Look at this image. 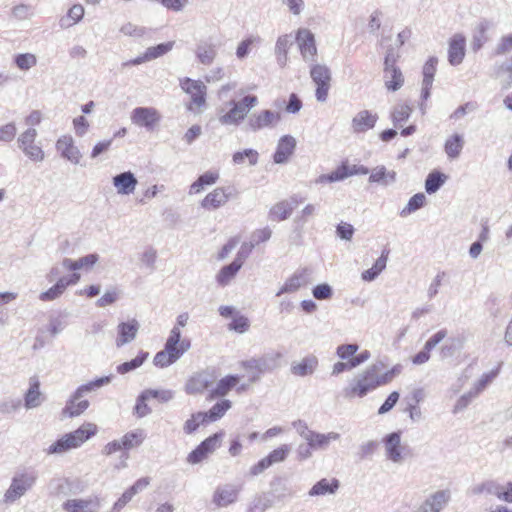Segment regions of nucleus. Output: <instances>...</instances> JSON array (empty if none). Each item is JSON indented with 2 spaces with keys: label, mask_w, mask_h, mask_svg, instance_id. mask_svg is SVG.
I'll use <instances>...</instances> for the list:
<instances>
[{
  "label": "nucleus",
  "mask_w": 512,
  "mask_h": 512,
  "mask_svg": "<svg viewBox=\"0 0 512 512\" xmlns=\"http://www.w3.org/2000/svg\"><path fill=\"white\" fill-rule=\"evenodd\" d=\"M385 365L378 361L371 364L365 370L356 374L344 388V395L347 398H363L378 387L390 383L395 375L400 373V366L396 365L388 371L383 372Z\"/></svg>",
  "instance_id": "f257e3e1"
},
{
  "label": "nucleus",
  "mask_w": 512,
  "mask_h": 512,
  "mask_svg": "<svg viewBox=\"0 0 512 512\" xmlns=\"http://www.w3.org/2000/svg\"><path fill=\"white\" fill-rule=\"evenodd\" d=\"M97 432V426L93 423H84L78 429L64 434L45 449L48 455H62L72 449L80 447Z\"/></svg>",
  "instance_id": "f03ea898"
},
{
  "label": "nucleus",
  "mask_w": 512,
  "mask_h": 512,
  "mask_svg": "<svg viewBox=\"0 0 512 512\" xmlns=\"http://www.w3.org/2000/svg\"><path fill=\"white\" fill-rule=\"evenodd\" d=\"M283 354L279 351H270L258 358H250L241 362V367L247 372L251 383L258 382L262 374L272 372L281 366Z\"/></svg>",
  "instance_id": "7ed1b4c3"
},
{
  "label": "nucleus",
  "mask_w": 512,
  "mask_h": 512,
  "mask_svg": "<svg viewBox=\"0 0 512 512\" xmlns=\"http://www.w3.org/2000/svg\"><path fill=\"white\" fill-rule=\"evenodd\" d=\"M38 479L35 471H21L14 474L10 485L3 494V503L12 505L20 500L36 484Z\"/></svg>",
  "instance_id": "20e7f679"
},
{
  "label": "nucleus",
  "mask_w": 512,
  "mask_h": 512,
  "mask_svg": "<svg viewBox=\"0 0 512 512\" xmlns=\"http://www.w3.org/2000/svg\"><path fill=\"white\" fill-rule=\"evenodd\" d=\"M257 104L258 98L255 95H246L239 101L231 100L228 102L230 109L219 117V122L222 125L237 126Z\"/></svg>",
  "instance_id": "39448f33"
},
{
  "label": "nucleus",
  "mask_w": 512,
  "mask_h": 512,
  "mask_svg": "<svg viewBox=\"0 0 512 512\" xmlns=\"http://www.w3.org/2000/svg\"><path fill=\"white\" fill-rule=\"evenodd\" d=\"M180 87L191 97V102L187 107L188 110L194 111L195 108L200 109L205 105L207 87L202 81L185 77L180 79Z\"/></svg>",
  "instance_id": "423d86ee"
},
{
  "label": "nucleus",
  "mask_w": 512,
  "mask_h": 512,
  "mask_svg": "<svg viewBox=\"0 0 512 512\" xmlns=\"http://www.w3.org/2000/svg\"><path fill=\"white\" fill-rule=\"evenodd\" d=\"M310 77L317 86L315 91L317 101L325 102L330 89V69L323 64H313L310 68Z\"/></svg>",
  "instance_id": "0eeeda50"
},
{
  "label": "nucleus",
  "mask_w": 512,
  "mask_h": 512,
  "mask_svg": "<svg viewBox=\"0 0 512 512\" xmlns=\"http://www.w3.org/2000/svg\"><path fill=\"white\" fill-rule=\"evenodd\" d=\"M36 137V129L28 128L18 137V146L29 159L35 162H42L44 160V152L41 147L34 144Z\"/></svg>",
  "instance_id": "6e6552de"
},
{
  "label": "nucleus",
  "mask_w": 512,
  "mask_h": 512,
  "mask_svg": "<svg viewBox=\"0 0 512 512\" xmlns=\"http://www.w3.org/2000/svg\"><path fill=\"white\" fill-rule=\"evenodd\" d=\"M233 197H235L233 187H217L204 197L201 201V207L209 211L216 210L224 206Z\"/></svg>",
  "instance_id": "1a4fd4ad"
},
{
  "label": "nucleus",
  "mask_w": 512,
  "mask_h": 512,
  "mask_svg": "<svg viewBox=\"0 0 512 512\" xmlns=\"http://www.w3.org/2000/svg\"><path fill=\"white\" fill-rule=\"evenodd\" d=\"M304 61H314L317 47L314 34L307 28H299L295 37Z\"/></svg>",
  "instance_id": "9d476101"
},
{
  "label": "nucleus",
  "mask_w": 512,
  "mask_h": 512,
  "mask_svg": "<svg viewBox=\"0 0 512 512\" xmlns=\"http://www.w3.org/2000/svg\"><path fill=\"white\" fill-rule=\"evenodd\" d=\"M382 442L384 444L386 458L394 464H401L404 461L401 432L398 431L387 434Z\"/></svg>",
  "instance_id": "9b49d317"
},
{
  "label": "nucleus",
  "mask_w": 512,
  "mask_h": 512,
  "mask_svg": "<svg viewBox=\"0 0 512 512\" xmlns=\"http://www.w3.org/2000/svg\"><path fill=\"white\" fill-rule=\"evenodd\" d=\"M131 121L139 127L153 130L155 125L160 121V115L155 108L137 107L131 112Z\"/></svg>",
  "instance_id": "f8f14e48"
},
{
  "label": "nucleus",
  "mask_w": 512,
  "mask_h": 512,
  "mask_svg": "<svg viewBox=\"0 0 512 512\" xmlns=\"http://www.w3.org/2000/svg\"><path fill=\"white\" fill-rule=\"evenodd\" d=\"M280 121V114L272 110H263L259 113L251 114L247 121L248 128L256 132L258 130L273 127Z\"/></svg>",
  "instance_id": "ddd939ff"
},
{
  "label": "nucleus",
  "mask_w": 512,
  "mask_h": 512,
  "mask_svg": "<svg viewBox=\"0 0 512 512\" xmlns=\"http://www.w3.org/2000/svg\"><path fill=\"white\" fill-rule=\"evenodd\" d=\"M241 486L228 483L216 488L212 501L217 507H226L238 500Z\"/></svg>",
  "instance_id": "4468645a"
},
{
  "label": "nucleus",
  "mask_w": 512,
  "mask_h": 512,
  "mask_svg": "<svg viewBox=\"0 0 512 512\" xmlns=\"http://www.w3.org/2000/svg\"><path fill=\"white\" fill-rule=\"evenodd\" d=\"M56 150L60 153L61 157L68 160L72 164L78 165L82 158V154L74 140L69 135L61 136L56 142Z\"/></svg>",
  "instance_id": "2eb2a0df"
},
{
  "label": "nucleus",
  "mask_w": 512,
  "mask_h": 512,
  "mask_svg": "<svg viewBox=\"0 0 512 512\" xmlns=\"http://www.w3.org/2000/svg\"><path fill=\"white\" fill-rule=\"evenodd\" d=\"M466 52V38L461 33L454 34L449 41L448 61L452 66L463 62Z\"/></svg>",
  "instance_id": "dca6fc26"
},
{
  "label": "nucleus",
  "mask_w": 512,
  "mask_h": 512,
  "mask_svg": "<svg viewBox=\"0 0 512 512\" xmlns=\"http://www.w3.org/2000/svg\"><path fill=\"white\" fill-rule=\"evenodd\" d=\"M214 382V378L208 372L202 371L192 375L185 384L187 394L196 395L203 393Z\"/></svg>",
  "instance_id": "f3484780"
},
{
  "label": "nucleus",
  "mask_w": 512,
  "mask_h": 512,
  "mask_svg": "<svg viewBox=\"0 0 512 512\" xmlns=\"http://www.w3.org/2000/svg\"><path fill=\"white\" fill-rule=\"evenodd\" d=\"M309 283L310 271L306 268L298 270L285 281L283 286L276 293V296H281L284 293H294Z\"/></svg>",
  "instance_id": "a211bd4d"
},
{
  "label": "nucleus",
  "mask_w": 512,
  "mask_h": 512,
  "mask_svg": "<svg viewBox=\"0 0 512 512\" xmlns=\"http://www.w3.org/2000/svg\"><path fill=\"white\" fill-rule=\"evenodd\" d=\"M140 324L136 319L127 322H121L117 326V338L115 344L122 347L131 343L137 336Z\"/></svg>",
  "instance_id": "6ab92c4d"
},
{
  "label": "nucleus",
  "mask_w": 512,
  "mask_h": 512,
  "mask_svg": "<svg viewBox=\"0 0 512 512\" xmlns=\"http://www.w3.org/2000/svg\"><path fill=\"white\" fill-rule=\"evenodd\" d=\"M101 506L98 497L86 499H69L63 503V509L67 512H97Z\"/></svg>",
  "instance_id": "aec40b11"
},
{
  "label": "nucleus",
  "mask_w": 512,
  "mask_h": 512,
  "mask_svg": "<svg viewBox=\"0 0 512 512\" xmlns=\"http://www.w3.org/2000/svg\"><path fill=\"white\" fill-rule=\"evenodd\" d=\"M296 148V140L291 135L282 136L276 147V151L273 155V161L276 164L286 163L291 155L294 153Z\"/></svg>",
  "instance_id": "412c9836"
},
{
  "label": "nucleus",
  "mask_w": 512,
  "mask_h": 512,
  "mask_svg": "<svg viewBox=\"0 0 512 512\" xmlns=\"http://www.w3.org/2000/svg\"><path fill=\"white\" fill-rule=\"evenodd\" d=\"M112 181L117 193L120 195L132 194L138 184L137 178L131 171L115 175Z\"/></svg>",
  "instance_id": "4be33fe9"
},
{
  "label": "nucleus",
  "mask_w": 512,
  "mask_h": 512,
  "mask_svg": "<svg viewBox=\"0 0 512 512\" xmlns=\"http://www.w3.org/2000/svg\"><path fill=\"white\" fill-rule=\"evenodd\" d=\"M377 120V114L368 110H362L353 117L351 127L354 133H363L373 129Z\"/></svg>",
  "instance_id": "5701e85b"
},
{
  "label": "nucleus",
  "mask_w": 512,
  "mask_h": 512,
  "mask_svg": "<svg viewBox=\"0 0 512 512\" xmlns=\"http://www.w3.org/2000/svg\"><path fill=\"white\" fill-rule=\"evenodd\" d=\"M449 492L440 490L430 495L422 504L419 512H440L449 500Z\"/></svg>",
  "instance_id": "b1692460"
},
{
  "label": "nucleus",
  "mask_w": 512,
  "mask_h": 512,
  "mask_svg": "<svg viewBox=\"0 0 512 512\" xmlns=\"http://www.w3.org/2000/svg\"><path fill=\"white\" fill-rule=\"evenodd\" d=\"M339 439L340 434L337 432L319 433L313 431L307 440V444L314 450H326L332 441Z\"/></svg>",
  "instance_id": "393cba45"
},
{
  "label": "nucleus",
  "mask_w": 512,
  "mask_h": 512,
  "mask_svg": "<svg viewBox=\"0 0 512 512\" xmlns=\"http://www.w3.org/2000/svg\"><path fill=\"white\" fill-rule=\"evenodd\" d=\"M195 55L201 64L209 66L217 57V46L207 40L201 41L196 46Z\"/></svg>",
  "instance_id": "a878e982"
},
{
  "label": "nucleus",
  "mask_w": 512,
  "mask_h": 512,
  "mask_svg": "<svg viewBox=\"0 0 512 512\" xmlns=\"http://www.w3.org/2000/svg\"><path fill=\"white\" fill-rule=\"evenodd\" d=\"M491 23L487 19H482L474 28L471 48L474 52L479 51L484 44L489 40L488 31L491 28Z\"/></svg>",
  "instance_id": "bb28decb"
},
{
  "label": "nucleus",
  "mask_w": 512,
  "mask_h": 512,
  "mask_svg": "<svg viewBox=\"0 0 512 512\" xmlns=\"http://www.w3.org/2000/svg\"><path fill=\"white\" fill-rule=\"evenodd\" d=\"M83 397H75V392L67 400L65 407L62 410V414L69 418H74L87 410L89 407L88 400H82Z\"/></svg>",
  "instance_id": "cd10ccee"
},
{
  "label": "nucleus",
  "mask_w": 512,
  "mask_h": 512,
  "mask_svg": "<svg viewBox=\"0 0 512 512\" xmlns=\"http://www.w3.org/2000/svg\"><path fill=\"white\" fill-rule=\"evenodd\" d=\"M339 488V481L335 478L328 480L323 478L316 482L308 492L311 497L335 494Z\"/></svg>",
  "instance_id": "c85d7f7f"
},
{
  "label": "nucleus",
  "mask_w": 512,
  "mask_h": 512,
  "mask_svg": "<svg viewBox=\"0 0 512 512\" xmlns=\"http://www.w3.org/2000/svg\"><path fill=\"white\" fill-rule=\"evenodd\" d=\"M240 381L238 375H227L220 379L216 387L210 391V397H223L226 396L233 388H235Z\"/></svg>",
  "instance_id": "c756f323"
},
{
  "label": "nucleus",
  "mask_w": 512,
  "mask_h": 512,
  "mask_svg": "<svg viewBox=\"0 0 512 512\" xmlns=\"http://www.w3.org/2000/svg\"><path fill=\"white\" fill-rule=\"evenodd\" d=\"M43 402V396L40 392V383L37 379H31L30 386L24 396V406L26 409L39 407Z\"/></svg>",
  "instance_id": "7c9ffc66"
},
{
  "label": "nucleus",
  "mask_w": 512,
  "mask_h": 512,
  "mask_svg": "<svg viewBox=\"0 0 512 512\" xmlns=\"http://www.w3.org/2000/svg\"><path fill=\"white\" fill-rule=\"evenodd\" d=\"M318 366V359L314 355L307 356L303 358L298 363H293L291 365V372L296 376H307L314 373Z\"/></svg>",
  "instance_id": "2f4dec72"
},
{
  "label": "nucleus",
  "mask_w": 512,
  "mask_h": 512,
  "mask_svg": "<svg viewBox=\"0 0 512 512\" xmlns=\"http://www.w3.org/2000/svg\"><path fill=\"white\" fill-rule=\"evenodd\" d=\"M384 81L388 90L397 91L402 87L404 77L397 66L384 67Z\"/></svg>",
  "instance_id": "473e14b6"
},
{
  "label": "nucleus",
  "mask_w": 512,
  "mask_h": 512,
  "mask_svg": "<svg viewBox=\"0 0 512 512\" xmlns=\"http://www.w3.org/2000/svg\"><path fill=\"white\" fill-rule=\"evenodd\" d=\"M147 437V434L144 429L137 428L135 430L129 431L121 437L122 446L124 450L128 451L133 448H137L143 444Z\"/></svg>",
  "instance_id": "72a5a7b5"
},
{
  "label": "nucleus",
  "mask_w": 512,
  "mask_h": 512,
  "mask_svg": "<svg viewBox=\"0 0 512 512\" xmlns=\"http://www.w3.org/2000/svg\"><path fill=\"white\" fill-rule=\"evenodd\" d=\"M396 181V172L387 170L385 166L374 168L370 174L369 182L379 183L384 186L393 184Z\"/></svg>",
  "instance_id": "f704fd0d"
},
{
  "label": "nucleus",
  "mask_w": 512,
  "mask_h": 512,
  "mask_svg": "<svg viewBox=\"0 0 512 512\" xmlns=\"http://www.w3.org/2000/svg\"><path fill=\"white\" fill-rule=\"evenodd\" d=\"M464 147V138L460 134H453L446 139L444 151L449 159H457Z\"/></svg>",
  "instance_id": "c9c22d12"
},
{
  "label": "nucleus",
  "mask_w": 512,
  "mask_h": 512,
  "mask_svg": "<svg viewBox=\"0 0 512 512\" xmlns=\"http://www.w3.org/2000/svg\"><path fill=\"white\" fill-rule=\"evenodd\" d=\"M388 259V251L384 250L381 256L375 261L374 265L362 272L361 278L364 281H374L378 275L386 268Z\"/></svg>",
  "instance_id": "e433bc0d"
},
{
  "label": "nucleus",
  "mask_w": 512,
  "mask_h": 512,
  "mask_svg": "<svg viewBox=\"0 0 512 512\" xmlns=\"http://www.w3.org/2000/svg\"><path fill=\"white\" fill-rule=\"evenodd\" d=\"M293 205L289 201H281L271 207L269 218L272 221H282L290 217Z\"/></svg>",
  "instance_id": "4c0bfd02"
},
{
  "label": "nucleus",
  "mask_w": 512,
  "mask_h": 512,
  "mask_svg": "<svg viewBox=\"0 0 512 512\" xmlns=\"http://www.w3.org/2000/svg\"><path fill=\"white\" fill-rule=\"evenodd\" d=\"M447 176L437 170L428 174L425 180V190L428 194L436 193L446 182Z\"/></svg>",
  "instance_id": "58836bf2"
},
{
  "label": "nucleus",
  "mask_w": 512,
  "mask_h": 512,
  "mask_svg": "<svg viewBox=\"0 0 512 512\" xmlns=\"http://www.w3.org/2000/svg\"><path fill=\"white\" fill-rule=\"evenodd\" d=\"M111 382V376H104L88 383L80 385L75 391V397H84L88 393H92L104 385H107Z\"/></svg>",
  "instance_id": "ea45409f"
},
{
  "label": "nucleus",
  "mask_w": 512,
  "mask_h": 512,
  "mask_svg": "<svg viewBox=\"0 0 512 512\" xmlns=\"http://www.w3.org/2000/svg\"><path fill=\"white\" fill-rule=\"evenodd\" d=\"M241 269L238 262H232L221 268L216 276V281L221 286H226Z\"/></svg>",
  "instance_id": "a19ab883"
},
{
  "label": "nucleus",
  "mask_w": 512,
  "mask_h": 512,
  "mask_svg": "<svg viewBox=\"0 0 512 512\" xmlns=\"http://www.w3.org/2000/svg\"><path fill=\"white\" fill-rule=\"evenodd\" d=\"M84 16V8L81 4H74L67 13V16L60 20L61 27H70L78 23Z\"/></svg>",
  "instance_id": "79ce46f5"
},
{
  "label": "nucleus",
  "mask_w": 512,
  "mask_h": 512,
  "mask_svg": "<svg viewBox=\"0 0 512 512\" xmlns=\"http://www.w3.org/2000/svg\"><path fill=\"white\" fill-rule=\"evenodd\" d=\"M191 347L189 339H183L181 344H167L164 345V350L169 354L174 362L181 358Z\"/></svg>",
  "instance_id": "37998d69"
},
{
  "label": "nucleus",
  "mask_w": 512,
  "mask_h": 512,
  "mask_svg": "<svg viewBox=\"0 0 512 512\" xmlns=\"http://www.w3.org/2000/svg\"><path fill=\"white\" fill-rule=\"evenodd\" d=\"M258 158L259 153L251 148L235 152L232 156L233 163L236 165H242L247 159L250 166H255L258 163Z\"/></svg>",
  "instance_id": "c03bdc74"
},
{
  "label": "nucleus",
  "mask_w": 512,
  "mask_h": 512,
  "mask_svg": "<svg viewBox=\"0 0 512 512\" xmlns=\"http://www.w3.org/2000/svg\"><path fill=\"white\" fill-rule=\"evenodd\" d=\"M148 356V352L141 351L134 359L118 365L116 370L119 374H126L139 368L145 362Z\"/></svg>",
  "instance_id": "a18cd8bd"
},
{
  "label": "nucleus",
  "mask_w": 512,
  "mask_h": 512,
  "mask_svg": "<svg viewBox=\"0 0 512 512\" xmlns=\"http://www.w3.org/2000/svg\"><path fill=\"white\" fill-rule=\"evenodd\" d=\"M475 494L488 493L502 500L503 486L496 481H486L473 489Z\"/></svg>",
  "instance_id": "49530a36"
},
{
  "label": "nucleus",
  "mask_w": 512,
  "mask_h": 512,
  "mask_svg": "<svg viewBox=\"0 0 512 512\" xmlns=\"http://www.w3.org/2000/svg\"><path fill=\"white\" fill-rule=\"evenodd\" d=\"M426 202V196L423 193H416L413 195L407 205L400 211V216L405 217L424 206Z\"/></svg>",
  "instance_id": "de8ad7c7"
},
{
  "label": "nucleus",
  "mask_w": 512,
  "mask_h": 512,
  "mask_svg": "<svg viewBox=\"0 0 512 512\" xmlns=\"http://www.w3.org/2000/svg\"><path fill=\"white\" fill-rule=\"evenodd\" d=\"M65 283L64 280L58 279L47 291L40 293L39 299L41 301H53L58 299L66 290Z\"/></svg>",
  "instance_id": "09e8293b"
},
{
  "label": "nucleus",
  "mask_w": 512,
  "mask_h": 512,
  "mask_svg": "<svg viewBox=\"0 0 512 512\" xmlns=\"http://www.w3.org/2000/svg\"><path fill=\"white\" fill-rule=\"evenodd\" d=\"M231 408L230 400H222L214 404L208 412H204L207 415V421H216L220 419L227 410Z\"/></svg>",
  "instance_id": "8fccbe9b"
},
{
  "label": "nucleus",
  "mask_w": 512,
  "mask_h": 512,
  "mask_svg": "<svg viewBox=\"0 0 512 512\" xmlns=\"http://www.w3.org/2000/svg\"><path fill=\"white\" fill-rule=\"evenodd\" d=\"M347 178L346 164L337 167L336 170L329 174H322L316 179V183H333L342 181Z\"/></svg>",
  "instance_id": "3c124183"
},
{
  "label": "nucleus",
  "mask_w": 512,
  "mask_h": 512,
  "mask_svg": "<svg viewBox=\"0 0 512 512\" xmlns=\"http://www.w3.org/2000/svg\"><path fill=\"white\" fill-rule=\"evenodd\" d=\"M15 65L22 71H27L37 64V57L32 53H20L14 56Z\"/></svg>",
  "instance_id": "603ef678"
},
{
  "label": "nucleus",
  "mask_w": 512,
  "mask_h": 512,
  "mask_svg": "<svg viewBox=\"0 0 512 512\" xmlns=\"http://www.w3.org/2000/svg\"><path fill=\"white\" fill-rule=\"evenodd\" d=\"M205 422H207V415L204 412H197L186 420L183 430L186 434H192Z\"/></svg>",
  "instance_id": "864d4df0"
},
{
  "label": "nucleus",
  "mask_w": 512,
  "mask_h": 512,
  "mask_svg": "<svg viewBox=\"0 0 512 512\" xmlns=\"http://www.w3.org/2000/svg\"><path fill=\"white\" fill-rule=\"evenodd\" d=\"M411 108L407 104H398L392 112V121L395 126H401L403 122L408 120L411 114Z\"/></svg>",
  "instance_id": "5fc2aeb1"
},
{
  "label": "nucleus",
  "mask_w": 512,
  "mask_h": 512,
  "mask_svg": "<svg viewBox=\"0 0 512 512\" xmlns=\"http://www.w3.org/2000/svg\"><path fill=\"white\" fill-rule=\"evenodd\" d=\"M359 346L357 344H341L336 348V355L345 362L351 361L357 353Z\"/></svg>",
  "instance_id": "6e6d98bb"
},
{
  "label": "nucleus",
  "mask_w": 512,
  "mask_h": 512,
  "mask_svg": "<svg viewBox=\"0 0 512 512\" xmlns=\"http://www.w3.org/2000/svg\"><path fill=\"white\" fill-rule=\"evenodd\" d=\"M507 73V80L503 83V88H509L512 85V63L503 62L494 66V77L501 78V76Z\"/></svg>",
  "instance_id": "4d7b16f0"
},
{
  "label": "nucleus",
  "mask_w": 512,
  "mask_h": 512,
  "mask_svg": "<svg viewBox=\"0 0 512 512\" xmlns=\"http://www.w3.org/2000/svg\"><path fill=\"white\" fill-rule=\"evenodd\" d=\"M437 63L438 59L436 57H430L424 64L422 73L423 82H426V85L433 84Z\"/></svg>",
  "instance_id": "13d9d810"
},
{
  "label": "nucleus",
  "mask_w": 512,
  "mask_h": 512,
  "mask_svg": "<svg viewBox=\"0 0 512 512\" xmlns=\"http://www.w3.org/2000/svg\"><path fill=\"white\" fill-rule=\"evenodd\" d=\"M290 446L287 444H283L279 446L278 448L272 450L268 455V459L271 461L272 465L278 464L281 462H284L289 453H290Z\"/></svg>",
  "instance_id": "bf43d9fd"
},
{
  "label": "nucleus",
  "mask_w": 512,
  "mask_h": 512,
  "mask_svg": "<svg viewBox=\"0 0 512 512\" xmlns=\"http://www.w3.org/2000/svg\"><path fill=\"white\" fill-rule=\"evenodd\" d=\"M174 44H175L174 41H169L167 43H161L156 46L149 47L146 50L147 56L149 57L150 60L156 59V58L168 53L169 51H171Z\"/></svg>",
  "instance_id": "052dcab7"
},
{
  "label": "nucleus",
  "mask_w": 512,
  "mask_h": 512,
  "mask_svg": "<svg viewBox=\"0 0 512 512\" xmlns=\"http://www.w3.org/2000/svg\"><path fill=\"white\" fill-rule=\"evenodd\" d=\"M499 370L495 369L488 373H484L480 379L475 383L472 390L479 395L498 375Z\"/></svg>",
  "instance_id": "680f3d73"
},
{
  "label": "nucleus",
  "mask_w": 512,
  "mask_h": 512,
  "mask_svg": "<svg viewBox=\"0 0 512 512\" xmlns=\"http://www.w3.org/2000/svg\"><path fill=\"white\" fill-rule=\"evenodd\" d=\"M223 437V433H215L212 436L206 438L204 441H202L199 446L206 452V453H212L216 450V448L219 446L221 440Z\"/></svg>",
  "instance_id": "e2e57ef3"
},
{
  "label": "nucleus",
  "mask_w": 512,
  "mask_h": 512,
  "mask_svg": "<svg viewBox=\"0 0 512 512\" xmlns=\"http://www.w3.org/2000/svg\"><path fill=\"white\" fill-rule=\"evenodd\" d=\"M312 295L317 300H327L333 296V289L327 283L318 284L312 289Z\"/></svg>",
  "instance_id": "0e129e2a"
},
{
  "label": "nucleus",
  "mask_w": 512,
  "mask_h": 512,
  "mask_svg": "<svg viewBox=\"0 0 512 512\" xmlns=\"http://www.w3.org/2000/svg\"><path fill=\"white\" fill-rule=\"evenodd\" d=\"M292 44L293 39L291 34L279 36L275 44V54H288V50Z\"/></svg>",
  "instance_id": "69168bd1"
},
{
  "label": "nucleus",
  "mask_w": 512,
  "mask_h": 512,
  "mask_svg": "<svg viewBox=\"0 0 512 512\" xmlns=\"http://www.w3.org/2000/svg\"><path fill=\"white\" fill-rule=\"evenodd\" d=\"M256 41H260V38L251 36L242 40L237 46L236 56L239 59H244L249 54L251 45Z\"/></svg>",
  "instance_id": "338daca9"
},
{
  "label": "nucleus",
  "mask_w": 512,
  "mask_h": 512,
  "mask_svg": "<svg viewBox=\"0 0 512 512\" xmlns=\"http://www.w3.org/2000/svg\"><path fill=\"white\" fill-rule=\"evenodd\" d=\"M512 50V34L503 36L497 44L494 54L504 55Z\"/></svg>",
  "instance_id": "774afa93"
}]
</instances>
